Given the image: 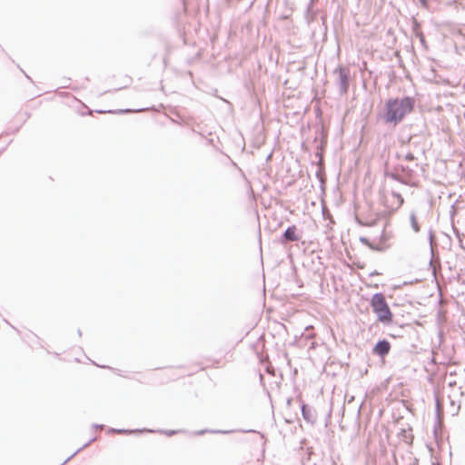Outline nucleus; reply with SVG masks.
I'll return each mask as SVG.
<instances>
[{
  "mask_svg": "<svg viewBox=\"0 0 465 465\" xmlns=\"http://www.w3.org/2000/svg\"><path fill=\"white\" fill-rule=\"evenodd\" d=\"M415 106V99L411 96L389 99L385 103L384 113L381 119L384 124H391L396 126L407 114L411 113Z\"/></svg>",
  "mask_w": 465,
  "mask_h": 465,
  "instance_id": "f257e3e1",
  "label": "nucleus"
},
{
  "mask_svg": "<svg viewBox=\"0 0 465 465\" xmlns=\"http://www.w3.org/2000/svg\"><path fill=\"white\" fill-rule=\"evenodd\" d=\"M370 305L377 316V321L384 325H389L393 322V313L382 292L374 293L370 301Z\"/></svg>",
  "mask_w": 465,
  "mask_h": 465,
  "instance_id": "f03ea898",
  "label": "nucleus"
},
{
  "mask_svg": "<svg viewBox=\"0 0 465 465\" xmlns=\"http://www.w3.org/2000/svg\"><path fill=\"white\" fill-rule=\"evenodd\" d=\"M334 74H338L337 84L339 85L340 94H346L348 93L351 82L350 69L345 66L339 65L334 70Z\"/></svg>",
  "mask_w": 465,
  "mask_h": 465,
  "instance_id": "7ed1b4c3",
  "label": "nucleus"
},
{
  "mask_svg": "<svg viewBox=\"0 0 465 465\" xmlns=\"http://www.w3.org/2000/svg\"><path fill=\"white\" fill-rule=\"evenodd\" d=\"M409 146L415 153L425 154L428 149L427 139L422 135H411L409 138Z\"/></svg>",
  "mask_w": 465,
  "mask_h": 465,
  "instance_id": "20e7f679",
  "label": "nucleus"
},
{
  "mask_svg": "<svg viewBox=\"0 0 465 465\" xmlns=\"http://www.w3.org/2000/svg\"><path fill=\"white\" fill-rule=\"evenodd\" d=\"M296 225L288 226L287 229L283 232V233L280 237V243L286 244L291 242H297L301 239V235L297 232Z\"/></svg>",
  "mask_w": 465,
  "mask_h": 465,
  "instance_id": "39448f33",
  "label": "nucleus"
},
{
  "mask_svg": "<svg viewBox=\"0 0 465 465\" xmlns=\"http://www.w3.org/2000/svg\"><path fill=\"white\" fill-rule=\"evenodd\" d=\"M327 138L328 134L325 128L322 126H318L315 131V136L313 138V142L316 143V150L325 151V147L327 145Z\"/></svg>",
  "mask_w": 465,
  "mask_h": 465,
  "instance_id": "423d86ee",
  "label": "nucleus"
},
{
  "mask_svg": "<svg viewBox=\"0 0 465 465\" xmlns=\"http://www.w3.org/2000/svg\"><path fill=\"white\" fill-rule=\"evenodd\" d=\"M391 342L386 340H379L372 348V353L380 358L387 356L391 351Z\"/></svg>",
  "mask_w": 465,
  "mask_h": 465,
  "instance_id": "0eeeda50",
  "label": "nucleus"
},
{
  "mask_svg": "<svg viewBox=\"0 0 465 465\" xmlns=\"http://www.w3.org/2000/svg\"><path fill=\"white\" fill-rule=\"evenodd\" d=\"M396 168L399 171V173L401 174V179L403 180V184L413 186L414 183L411 182V180L415 174L414 169L408 165H402V164L396 165Z\"/></svg>",
  "mask_w": 465,
  "mask_h": 465,
  "instance_id": "6e6552de",
  "label": "nucleus"
},
{
  "mask_svg": "<svg viewBox=\"0 0 465 465\" xmlns=\"http://www.w3.org/2000/svg\"><path fill=\"white\" fill-rule=\"evenodd\" d=\"M301 401V411H302V416L303 420L313 425L316 422L317 415L316 411L308 404L304 403L302 399H300Z\"/></svg>",
  "mask_w": 465,
  "mask_h": 465,
  "instance_id": "1a4fd4ad",
  "label": "nucleus"
},
{
  "mask_svg": "<svg viewBox=\"0 0 465 465\" xmlns=\"http://www.w3.org/2000/svg\"><path fill=\"white\" fill-rule=\"evenodd\" d=\"M108 431H109L110 433L130 435V434H133V433L153 432V430H150V429H143V430H139V429H135V430H127V429H114V428H110Z\"/></svg>",
  "mask_w": 465,
  "mask_h": 465,
  "instance_id": "9d476101",
  "label": "nucleus"
},
{
  "mask_svg": "<svg viewBox=\"0 0 465 465\" xmlns=\"http://www.w3.org/2000/svg\"><path fill=\"white\" fill-rule=\"evenodd\" d=\"M360 242L365 246L369 247L372 251L376 252H384L385 247L381 245H377L376 242H371L369 238L361 236L360 237Z\"/></svg>",
  "mask_w": 465,
  "mask_h": 465,
  "instance_id": "9b49d317",
  "label": "nucleus"
},
{
  "mask_svg": "<svg viewBox=\"0 0 465 465\" xmlns=\"http://www.w3.org/2000/svg\"><path fill=\"white\" fill-rule=\"evenodd\" d=\"M442 404L440 401V399L436 396L435 397V416L437 420V423L439 426L441 425L442 420H443V409Z\"/></svg>",
  "mask_w": 465,
  "mask_h": 465,
  "instance_id": "f8f14e48",
  "label": "nucleus"
},
{
  "mask_svg": "<svg viewBox=\"0 0 465 465\" xmlns=\"http://www.w3.org/2000/svg\"><path fill=\"white\" fill-rule=\"evenodd\" d=\"M384 175L386 177H389V178L403 184V180L401 179V174L399 173L396 166L393 168V171L385 170Z\"/></svg>",
  "mask_w": 465,
  "mask_h": 465,
  "instance_id": "ddd939ff",
  "label": "nucleus"
},
{
  "mask_svg": "<svg viewBox=\"0 0 465 465\" xmlns=\"http://www.w3.org/2000/svg\"><path fill=\"white\" fill-rule=\"evenodd\" d=\"M391 238V233L387 232L386 230L383 228L380 237H379V242H377V245H381L385 247V251L389 248V245L387 244L388 241Z\"/></svg>",
  "mask_w": 465,
  "mask_h": 465,
  "instance_id": "4468645a",
  "label": "nucleus"
},
{
  "mask_svg": "<svg viewBox=\"0 0 465 465\" xmlns=\"http://www.w3.org/2000/svg\"><path fill=\"white\" fill-rule=\"evenodd\" d=\"M391 195H392V197H393V198H395V199H396V201H397V202H396V203H395V204H392V205L391 206V212H395V211H397V210H398V209H399V208L403 204V203H404V199H403V197L401 196V193H397V192H392V193H391Z\"/></svg>",
  "mask_w": 465,
  "mask_h": 465,
  "instance_id": "2eb2a0df",
  "label": "nucleus"
},
{
  "mask_svg": "<svg viewBox=\"0 0 465 465\" xmlns=\"http://www.w3.org/2000/svg\"><path fill=\"white\" fill-rule=\"evenodd\" d=\"M410 222H411V229L413 230L414 232H419L420 231V225L418 222V219H417V216H416V213L415 212H411V214H410Z\"/></svg>",
  "mask_w": 465,
  "mask_h": 465,
  "instance_id": "dca6fc26",
  "label": "nucleus"
},
{
  "mask_svg": "<svg viewBox=\"0 0 465 465\" xmlns=\"http://www.w3.org/2000/svg\"><path fill=\"white\" fill-rule=\"evenodd\" d=\"M131 112H134V111L132 109H120V110H117V111H113V110H107V111L100 110V111H98L99 114L108 113V114H127V113H131Z\"/></svg>",
  "mask_w": 465,
  "mask_h": 465,
  "instance_id": "f3484780",
  "label": "nucleus"
},
{
  "mask_svg": "<svg viewBox=\"0 0 465 465\" xmlns=\"http://www.w3.org/2000/svg\"><path fill=\"white\" fill-rule=\"evenodd\" d=\"M355 221L361 226H373L375 224V221H364L359 216L355 217Z\"/></svg>",
  "mask_w": 465,
  "mask_h": 465,
  "instance_id": "a211bd4d",
  "label": "nucleus"
},
{
  "mask_svg": "<svg viewBox=\"0 0 465 465\" xmlns=\"http://www.w3.org/2000/svg\"><path fill=\"white\" fill-rule=\"evenodd\" d=\"M450 411L452 416H457L460 411V405H456L455 401L453 400L450 401Z\"/></svg>",
  "mask_w": 465,
  "mask_h": 465,
  "instance_id": "6ab92c4d",
  "label": "nucleus"
},
{
  "mask_svg": "<svg viewBox=\"0 0 465 465\" xmlns=\"http://www.w3.org/2000/svg\"><path fill=\"white\" fill-rule=\"evenodd\" d=\"M428 236H429L430 250H431V252H433V244H434V241H435V234H434V232L432 229L429 230Z\"/></svg>",
  "mask_w": 465,
  "mask_h": 465,
  "instance_id": "aec40b11",
  "label": "nucleus"
},
{
  "mask_svg": "<svg viewBox=\"0 0 465 465\" xmlns=\"http://www.w3.org/2000/svg\"><path fill=\"white\" fill-rule=\"evenodd\" d=\"M323 154H324L323 151H321V150H316L315 151V156L318 158V161H319L320 164L323 163Z\"/></svg>",
  "mask_w": 465,
  "mask_h": 465,
  "instance_id": "412c9836",
  "label": "nucleus"
},
{
  "mask_svg": "<svg viewBox=\"0 0 465 465\" xmlns=\"http://www.w3.org/2000/svg\"><path fill=\"white\" fill-rule=\"evenodd\" d=\"M404 159H405L406 161H413V160H415V159H416L415 153H414V152H412V151L408 152V153L405 154Z\"/></svg>",
  "mask_w": 465,
  "mask_h": 465,
  "instance_id": "4be33fe9",
  "label": "nucleus"
},
{
  "mask_svg": "<svg viewBox=\"0 0 465 465\" xmlns=\"http://www.w3.org/2000/svg\"><path fill=\"white\" fill-rule=\"evenodd\" d=\"M159 432L164 433L167 436H173V435H174L176 433L175 430H159Z\"/></svg>",
  "mask_w": 465,
  "mask_h": 465,
  "instance_id": "5701e85b",
  "label": "nucleus"
},
{
  "mask_svg": "<svg viewBox=\"0 0 465 465\" xmlns=\"http://www.w3.org/2000/svg\"><path fill=\"white\" fill-rule=\"evenodd\" d=\"M420 5L423 6V7H428V3L429 1L428 0H419Z\"/></svg>",
  "mask_w": 465,
  "mask_h": 465,
  "instance_id": "b1692460",
  "label": "nucleus"
},
{
  "mask_svg": "<svg viewBox=\"0 0 465 465\" xmlns=\"http://www.w3.org/2000/svg\"><path fill=\"white\" fill-rule=\"evenodd\" d=\"M93 428H94V429H96V430H97V429H100V430H101V429H103V428H104V425H103V424L94 423V424H93Z\"/></svg>",
  "mask_w": 465,
  "mask_h": 465,
  "instance_id": "393cba45",
  "label": "nucleus"
},
{
  "mask_svg": "<svg viewBox=\"0 0 465 465\" xmlns=\"http://www.w3.org/2000/svg\"><path fill=\"white\" fill-rule=\"evenodd\" d=\"M212 432L226 434V433H229L230 431H228V430H213Z\"/></svg>",
  "mask_w": 465,
  "mask_h": 465,
  "instance_id": "a878e982",
  "label": "nucleus"
},
{
  "mask_svg": "<svg viewBox=\"0 0 465 465\" xmlns=\"http://www.w3.org/2000/svg\"><path fill=\"white\" fill-rule=\"evenodd\" d=\"M378 274H380V273L377 271H374V272H371L369 275L371 277L373 275H378Z\"/></svg>",
  "mask_w": 465,
  "mask_h": 465,
  "instance_id": "bb28decb",
  "label": "nucleus"
},
{
  "mask_svg": "<svg viewBox=\"0 0 465 465\" xmlns=\"http://www.w3.org/2000/svg\"><path fill=\"white\" fill-rule=\"evenodd\" d=\"M439 338H440V341H441L442 339H443V332L442 331L439 332Z\"/></svg>",
  "mask_w": 465,
  "mask_h": 465,
  "instance_id": "cd10ccee",
  "label": "nucleus"
},
{
  "mask_svg": "<svg viewBox=\"0 0 465 465\" xmlns=\"http://www.w3.org/2000/svg\"><path fill=\"white\" fill-rule=\"evenodd\" d=\"M292 398H289V399L287 400V405H289V406H290V405L292 404Z\"/></svg>",
  "mask_w": 465,
  "mask_h": 465,
  "instance_id": "c85d7f7f",
  "label": "nucleus"
},
{
  "mask_svg": "<svg viewBox=\"0 0 465 465\" xmlns=\"http://www.w3.org/2000/svg\"><path fill=\"white\" fill-rule=\"evenodd\" d=\"M316 175L318 176L319 180L322 182V177L320 176V171L316 173Z\"/></svg>",
  "mask_w": 465,
  "mask_h": 465,
  "instance_id": "c756f323",
  "label": "nucleus"
},
{
  "mask_svg": "<svg viewBox=\"0 0 465 465\" xmlns=\"http://www.w3.org/2000/svg\"><path fill=\"white\" fill-rule=\"evenodd\" d=\"M206 431H207V430H203L199 431V433H198V434H199V435H203V434H204Z\"/></svg>",
  "mask_w": 465,
  "mask_h": 465,
  "instance_id": "7c9ffc66",
  "label": "nucleus"
},
{
  "mask_svg": "<svg viewBox=\"0 0 465 465\" xmlns=\"http://www.w3.org/2000/svg\"><path fill=\"white\" fill-rule=\"evenodd\" d=\"M429 450L431 452V458H433V450L431 447H429Z\"/></svg>",
  "mask_w": 465,
  "mask_h": 465,
  "instance_id": "2f4dec72",
  "label": "nucleus"
},
{
  "mask_svg": "<svg viewBox=\"0 0 465 465\" xmlns=\"http://www.w3.org/2000/svg\"><path fill=\"white\" fill-rule=\"evenodd\" d=\"M431 465H440L438 461H431Z\"/></svg>",
  "mask_w": 465,
  "mask_h": 465,
  "instance_id": "473e14b6",
  "label": "nucleus"
},
{
  "mask_svg": "<svg viewBox=\"0 0 465 465\" xmlns=\"http://www.w3.org/2000/svg\"><path fill=\"white\" fill-rule=\"evenodd\" d=\"M145 110H146L145 108H141V109L135 110V112H142V111H145Z\"/></svg>",
  "mask_w": 465,
  "mask_h": 465,
  "instance_id": "72a5a7b5",
  "label": "nucleus"
},
{
  "mask_svg": "<svg viewBox=\"0 0 465 465\" xmlns=\"http://www.w3.org/2000/svg\"><path fill=\"white\" fill-rule=\"evenodd\" d=\"M246 432H256V430H246Z\"/></svg>",
  "mask_w": 465,
  "mask_h": 465,
  "instance_id": "f704fd0d",
  "label": "nucleus"
},
{
  "mask_svg": "<svg viewBox=\"0 0 465 465\" xmlns=\"http://www.w3.org/2000/svg\"><path fill=\"white\" fill-rule=\"evenodd\" d=\"M455 383H456L455 381H453V382H450V383H449V385H450V386H453Z\"/></svg>",
  "mask_w": 465,
  "mask_h": 465,
  "instance_id": "c9c22d12",
  "label": "nucleus"
},
{
  "mask_svg": "<svg viewBox=\"0 0 465 465\" xmlns=\"http://www.w3.org/2000/svg\"><path fill=\"white\" fill-rule=\"evenodd\" d=\"M77 332H78V335H79V336H81V335H82V331H81V330H78V331H77Z\"/></svg>",
  "mask_w": 465,
  "mask_h": 465,
  "instance_id": "e433bc0d",
  "label": "nucleus"
},
{
  "mask_svg": "<svg viewBox=\"0 0 465 465\" xmlns=\"http://www.w3.org/2000/svg\"><path fill=\"white\" fill-rule=\"evenodd\" d=\"M361 405H360L358 408V413H360V411H361Z\"/></svg>",
  "mask_w": 465,
  "mask_h": 465,
  "instance_id": "4c0bfd02",
  "label": "nucleus"
},
{
  "mask_svg": "<svg viewBox=\"0 0 465 465\" xmlns=\"http://www.w3.org/2000/svg\"><path fill=\"white\" fill-rule=\"evenodd\" d=\"M258 433L261 435L262 438H264V435L262 433H261V432H258Z\"/></svg>",
  "mask_w": 465,
  "mask_h": 465,
  "instance_id": "58836bf2",
  "label": "nucleus"
}]
</instances>
